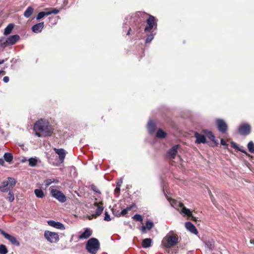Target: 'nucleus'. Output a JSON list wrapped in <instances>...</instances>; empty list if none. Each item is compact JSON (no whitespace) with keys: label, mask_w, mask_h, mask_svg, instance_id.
<instances>
[{"label":"nucleus","mask_w":254,"mask_h":254,"mask_svg":"<svg viewBox=\"0 0 254 254\" xmlns=\"http://www.w3.org/2000/svg\"><path fill=\"white\" fill-rule=\"evenodd\" d=\"M86 249L91 254H96L100 249V243L97 239L92 238L88 240L86 245Z\"/></svg>","instance_id":"3"},{"label":"nucleus","mask_w":254,"mask_h":254,"mask_svg":"<svg viewBox=\"0 0 254 254\" xmlns=\"http://www.w3.org/2000/svg\"><path fill=\"white\" fill-rule=\"evenodd\" d=\"M132 218L133 219L135 220L136 221H139V222H142L143 220V218H142L141 215H140V214L134 215L133 216Z\"/></svg>","instance_id":"37"},{"label":"nucleus","mask_w":254,"mask_h":254,"mask_svg":"<svg viewBox=\"0 0 254 254\" xmlns=\"http://www.w3.org/2000/svg\"><path fill=\"white\" fill-rule=\"evenodd\" d=\"M1 234L4 237L5 239H7L13 245H14L16 246H19L20 245L19 242L17 241L14 236L6 233L3 230L1 231Z\"/></svg>","instance_id":"10"},{"label":"nucleus","mask_w":254,"mask_h":254,"mask_svg":"<svg viewBox=\"0 0 254 254\" xmlns=\"http://www.w3.org/2000/svg\"><path fill=\"white\" fill-rule=\"evenodd\" d=\"M131 30V28H129L128 30V31H127V35H130V32Z\"/></svg>","instance_id":"56"},{"label":"nucleus","mask_w":254,"mask_h":254,"mask_svg":"<svg viewBox=\"0 0 254 254\" xmlns=\"http://www.w3.org/2000/svg\"><path fill=\"white\" fill-rule=\"evenodd\" d=\"M208 193H209V196H210V198L212 201V202H213V203L214 204H215V199H214V197L213 196V195L212 194L211 190H208Z\"/></svg>","instance_id":"44"},{"label":"nucleus","mask_w":254,"mask_h":254,"mask_svg":"<svg viewBox=\"0 0 254 254\" xmlns=\"http://www.w3.org/2000/svg\"><path fill=\"white\" fill-rule=\"evenodd\" d=\"M7 181L9 183V189L12 190L13 187L15 186L16 184V181L14 178L11 177H8Z\"/></svg>","instance_id":"25"},{"label":"nucleus","mask_w":254,"mask_h":254,"mask_svg":"<svg viewBox=\"0 0 254 254\" xmlns=\"http://www.w3.org/2000/svg\"><path fill=\"white\" fill-rule=\"evenodd\" d=\"M33 12L34 8L32 6H29L27 8L26 10L24 11L23 15L26 18H29L32 14Z\"/></svg>","instance_id":"23"},{"label":"nucleus","mask_w":254,"mask_h":254,"mask_svg":"<svg viewBox=\"0 0 254 254\" xmlns=\"http://www.w3.org/2000/svg\"><path fill=\"white\" fill-rule=\"evenodd\" d=\"M248 148L251 153H254V143L252 141L248 143Z\"/></svg>","instance_id":"33"},{"label":"nucleus","mask_w":254,"mask_h":254,"mask_svg":"<svg viewBox=\"0 0 254 254\" xmlns=\"http://www.w3.org/2000/svg\"><path fill=\"white\" fill-rule=\"evenodd\" d=\"M94 205L97 207L96 213L92 214V218H97L100 216L103 212L104 210L103 203L102 201L100 202H95L94 203Z\"/></svg>","instance_id":"9"},{"label":"nucleus","mask_w":254,"mask_h":254,"mask_svg":"<svg viewBox=\"0 0 254 254\" xmlns=\"http://www.w3.org/2000/svg\"><path fill=\"white\" fill-rule=\"evenodd\" d=\"M186 228L192 233L197 235L198 232L195 226L190 222H187L185 223Z\"/></svg>","instance_id":"14"},{"label":"nucleus","mask_w":254,"mask_h":254,"mask_svg":"<svg viewBox=\"0 0 254 254\" xmlns=\"http://www.w3.org/2000/svg\"><path fill=\"white\" fill-rule=\"evenodd\" d=\"M178 146H179L178 145H174L169 150L168 153L171 158L174 159L176 157V154L178 152Z\"/></svg>","instance_id":"16"},{"label":"nucleus","mask_w":254,"mask_h":254,"mask_svg":"<svg viewBox=\"0 0 254 254\" xmlns=\"http://www.w3.org/2000/svg\"><path fill=\"white\" fill-rule=\"evenodd\" d=\"M216 124L218 130L222 133H225L228 130V126L222 119H218L216 120Z\"/></svg>","instance_id":"7"},{"label":"nucleus","mask_w":254,"mask_h":254,"mask_svg":"<svg viewBox=\"0 0 254 254\" xmlns=\"http://www.w3.org/2000/svg\"><path fill=\"white\" fill-rule=\"evenodd\" d=\"M182 212L187 215L188 217H190L191 216V212L190 209L186 208L185 207H183L182 209Z\"/></svg>","instance_id":"35"},{"label":"nucleus","mask_w":254,"mask_h":254,"mask_svg":"<svg viewBox=\"0 0 254 254\" xmlns=\"http://www.w3.org/2000/svg\"><path fill=\"white\" fill-rule=\"evenodd\" d=\"M190 219L192 221H193L195 222H196L197 221V219L195 217H194L192 214H191V216H190Z\"/></svg>","instance_id":"50"},{"label":"nucleus","mask_w":254,"mask_h":254,"mask_svg":"<svg viewBox=\"0 0 254 254\" xmlns=\"http://www.w3.org/2000/svg\"><path fill=\"white\" fill-rule=\"evenodd\" d=\"M9 183L7 180H4L0 185V190L2 192H6L9 190Z\"/></svg>","instance_id":"17"},{"label":"nucleus","mask_w":254,"mask_h":254,"mask_svg":"<svg viewBox=\"0 0 254 254\" xmlns=\"http://www.w3.org/2000/svg\"><path fill=\"white\" fill-rule=\"evenodd\" d=\"M4 60H0V64H2L3 63H4Z\"/></svg>","instance_id":"58"},{"label":"nucleus","mask_w":254,"mask_h":254,"mask_svg":"<svg viewBox=\"0 0 254 254\" xmlns=\"http://www.w3.org/2000/svg\"><path fill=\"white\" fill-rule=\"evenodd\" d=\"M3 157L4 160L7 162H11L13 159V156L9 153H5Z\"/></svg>","instance_id":"30"},{"label":"nucleus","mask_w":254,"mask_h":254,"mask_svg":"<svg viewBox=\"0 0 254 254\" xmlns=\"http://www.w3.org/2000/svg\"><path fill=\"white\" fill-rule=\"evenodd\" d=\"M122 183H123V182H122V181H121L120 182H118L117 183V185H119V187H121V185H122Z\"/></svg>","instance_id":"55"},{"label":"nucleus","mask_w":254,"mask_h":254,"mask_svg":"<svg viewBox=\"0 0 254 254\" xmlns=\"http://www.w3.org/2000/svg\"><path fill=\"white\" fill-rule=\"evenodd\" d=\"M13 27V24H9L4 30V34L5 35L9 34L11 32Z\"/></svg>","instance_id":"24"},{"label":"nucleus","mask_w":254,"mask_h":254,"mask_svg":"<svg viewBox=\"0 0 254 254\" xmlns=\"http://www.w3.org/2000/svg\"><path fill=\"white\" fill-rule=\"evenodd\" d=\"M29 165L31 167L35 166L37 164V160L34 158H30L28 160Z\"/></svg>","instance_id":"31"},{"label":"nucleus","mask_w":254,"mask_h":254,"mask_svg":"<svg viewBox=\"0 0 254 254\" xmlns=\"http://www.w3.org/2000/svg\"><path fill=\"white\" fill-rule=\"evenodd\" d=\"M194 136L196 138L195 143L197 144L206 143V140L205 136L204 135L201 134L197 132H195Z\"/></svg>","instance_id":"13"},{"label":"nucleus","mask_w":254,"mask_h":254,"mask_svg":"<svg viewBox=\"0 0 254 254\" xmlns=\"http://www.w3.org/2000/svg\"><path fill=\"white\" fill-rule=\"evenodd\" d=\"M59 11H60L59 10L56 9V8H53L52 11H47V13H48V15H49L52 13L58 14L59 12Z\"/></svg>","instance_id":"42"},{"label":"nucleus","mask_w":254,"mask_h":254,"mask_svg":"<svg viewBox=\"0 0 254 254\" xmlns=\"http://www.w3.org/2000/svg\"><path fill=\"white\" fill-rule=\"evenodd\" d=\"M180 207H183H183H184V204H183V203H180Z\"/></svg>","instance_id":"60"},{"label":"nucleus","mask_w":254,"mask_h":254,"mask_svg":"<svg viewBox=\"0 0 254 254\" xmlns=\"http://www.w3.org/2000/svg\"><path fill=\"white\" fill-rule=\"evenodd\" d=\"M8 252V251L6 249V247L4 245H0V254H6Z\"/></svg>","instance_id":"34"},{"label":"nucleus","mask_w":254,"mask_h":254,"mask_svg":"<svg viewBox=\"0 0 254 254\" xmlns=\"http://www.w3.org/2000/svg\"><path fill=\"white\" fill-rule=\"evenodd\" d=\"M112 211H113V214H114L115 216H116V215H115V214L119 215V214H120V213H118V212H116V211H115V209H112Z\"/></svg>","instance_id":"53"},{"label":"nucleus","mask_w":254,"mask_h":254,"mask_svg":"<svg viewBox=\"0 0 254 254\" xmlns=\"http://www.w3.org/2000/svg\"><path fill=\"white\" fill-rule=\"evenodd\" d=\"M33 129L38 137L51 136L53 130L49 122L43 119L38 120L35 123Z\"/></svg>","instance_id":"1"},{"label":"nucleus","mask_w":254,"mask_h":254,"mask_svg":"<svg viewBox=\"0 0 254 254\" xmlns=\"http://www.w3.org/2000/svg\"><path fill=\"white\" fill-rule=\"evenodd\" d=\"M146 228H147V227H146V226L145 227V226H143L142 227L141 229H142V230L143 231H144V232H145V230H146Z\"/></svg>","instance_id":"57"},{"label":"nucleus","mask_w":254,"mask_h":254,"mask_svg":"<svg viewBox=\"0 0 254 254\" xmlns=\"http://www.w3.org/2000/svg\"><path fill=\"white\" fill-rule=\"evenodd\" d=\"M0 45L2 48H5L6 46L9 45L8 42V39L5 38H1L0 39Z\"/></svg>","instance_id":"28"},{"label":"nucleus","mask_w":254,"mask_h":254,"mask_svg":"<svg viewBox=\"0 0 254 254\" xmlns=\"http://www.w3.org/2000/svg\"><path fill=\"white\" fill-rule=\"evenodd\" d=\"M44 26V22H40L33 25L32 27V30L34 33H39L43 29Z\"/></svg>","instance_id":"18"},{"label":"nucleus","mask_w":254,"mask_h":254,"mask_svg":"<svg viewBox=\"0 0 254 254\" xmlns=\"http://www.w3.org/2000/svg\"><path fill=\"white\" fill-rule=\"evenodd\" d=\"M136 16L138 18H140V21H142L145 20V16H148L146 20L147 25L144 28L145 32H150L153 29H157L158 20L154 16L140 11L137 12Z\"/></svg>","instance_id":"2"},{"label":"nucleus","mask_w":254,"mask_h":254,"mask_svg":"<svg viewBox=\"0 0 254 254\" xmlns=\"http://www.w3.org/2000/svg\"><path fill=\"white\" fill-rule=\"evenodd\" d=\"M91 188L92 190H93L94 191L96 192L99 193H101L100 191H99L98 188H97V187L95 185H91Z\"/></svg>","instance_id":"40"},{"label":"nucleus","mask_w":254,"mask_h":254,"mask_svg":"<svg viewBox=\"0 0 254 254\" xmlns=\"http://www.w3.org/2000/svg\"><path fill=\"white\" fill-rule=\"evenodd\" d=\"M9 77L8 76H4L3 78V81L5 82V83H7L9 81Z\"/></svg>","instance_id":"49"},{"label":"nucleus","mask_w":254,"mask_h":254,"mask_svg":"<svg viewBox=\"0 0 254 254\" xmlns=\"http://www.w3.org/2000/svg\"><path fill=\"white\" fill-rule=\"evenodd\" d=\"M34 192L36 196L38 198H43L44 196V192L41 189H35Z\"/></svg>","instance_id":"29"},{"label":"nucleus","mask_w":254,"mask_h":254,"mask_svg":"<svg viewBox=\"0 0 254 254\" xmlns=\"http://www.w3.org/2000/svg\"><path fill=\"white\" fill-rule=\"evenodd\" d=\"M221 144L223 146H228V144L226 143L225 141L222 138L221 139Z\"/></svg>","instance_id":"48"},{"label":"nucleus","mask_w":254,"mask_h":254,"mask_svg":"<svg viewBox=\"0 0 254 254\" xmlns=\"http://www.w3.org/2000/svg\"><path fill=\"white\" fill-rule=\"evenodd\" d=\"M51 180L52 183H58L59 182L58 180H57V179H51Z\"/></svg>","instance_id":"51"},{"label":"nucleus","mask_w":254,"mask_h":254,"mask_svg":"<svg viewBox=\"0 0 254 254\" xmlns=\"http://www.w3.org/2000/svg\"><path fill=\"white\" fill-rule=\"evenodd\" d=\"M155 34L151 33L147 35L146 39V43H149L153 39Z\"/></svg>","instance_id":"36"},{"label":"nucleus","mask_w":254,"mask_h":254,"mask_svg":"<svg viewBox=\"0 0 254 254\" xmlns=\"http://www.w3.org/2000/svg\"><path fill=\"white\" fill-rule=\"evenodd\" d=\"M92 234V230L89 228H86L84 231L79 236V239H87L89 238Z\"/></svg>","instance_id":"15"},{"label":"nucleus","mask_w":254,"mask_h":254,"mask_svg":"<svg viewBox=\"0 0 254 254\" xmlns=\"http://www.w3.org/2000/svg\"><path fill=\"white\" fill-rule=\"evenodd\" d=\"M238 151H241V152L244 153L248 157L252 158V156L250 154L248 153L247 152L246 150H244L243 149H241V148H239V149H238Z\"/></svg>","instance_id":"46"},{"label":"nucleus","mask_w":254,"mask_h":254,"mask_svg":"<svg viewBox=\"0 0 254 254\" xmlns=\"http://www.w3.org/2000/svg\"><path fill=\"white\" fill-rule=\"evenodd\" d=\"M104 220L106 221H110L111 220L110 216L107 211L105 212V217Z\"/></svg>","instance_id":"41"},{"label":"nucleus","mask_w":254,"mask_h":254,"mask_svg":"<svg viewBox=\"0 0 254 254\" xmlns=\"http://www.w3.org/2000/svg\"><path fill=\"white\" fill-rule=\"evenodd\" d=\"M46 15H48V13H47V11H41L38 13L36 16V19L37 20H39L44 17Z\"/></svg>","instance_id":"32"},{"label":"nucleus","mask_w":254,"mask_h":254,"mask_svg":"<svg viewBox=\"0 0 254 254\" xmlns=\"http://www.w3.org/2000/svg\"><path fill=\"white\" fill-rule=\"evenodd\" d=\"M48 225L53 227L56 228L60 230H64L65 227L63 224L59 222H56L54 220H48L47 221Z\"/></svg>","instance_id":"12"},{"label":"nucleus","mask_w":254,"mask_h":254,"mask_svg":"<svg viewBox=\"0 0 254 254\" xmlns=\"http://www.w3.org/2000/svg\"><path fill=\"white\" fill-rule=\"evenodd\" d=\"M178 243V236L177 234L166 236L162 241L163 247L169 249Z\"/></svg>","instance_id":"4"},{"label":"nucleus","mask_w":254,"mask_h":254,"mask_svg":"<svg viewBox=\"0 0 254 254\" xmlns=\"http://www.w3.org/2000/svg\"><path fill=\"white\" fill-rule=\"evenodd\" d=\"M7 39L9 45H13L20 39V37L18 35H14L9 36Z\"/></svg>","instance_id":"20"},{"label":"nucleus","mask_w":254,"mask_h":254,"mask_svg":"<svg viewBox=\"0 0 254 254\" xmlns=\"http://www.w3.org/2000/svg\"><path fill=\"white\" fill-rule=\"evenodd\" d=\"M135 207L136 205L134 204H133L129 205V206L127 207L125 209H124L119 215H115L117 217H120L121 215L125 216L129 211L131 210L133 208Z\"/></svg>","instance_id":"21"},{"label":"nucleus","mask_w":254,"mask_h":254,"mask_svg":"<svg viewBox=\"0 0 254 254\" xmlns=\"http://www.w3.org/2000/svg\"><path fill=\"white\" fill-rule=\"evenodd\" d=\"M51 184L52 182L51 179H46L44 182V185L45 187V189H47Z\"/></svg>","instance_id":"39"},{"label":"nucleus","mask_w":254,"mask_h":254,"mask_svg":"<svg viewBox=\"0 0 254 254\" xmlns=\"http://www.w3.org/2000/svg\"><path fill=\"white\" fill-rule=\"evenodd\" d=\"M0 74L5 75V72L4 70H0Z\"/></svg>","instance_id":"54"},{"label":"nucleus","mask_w":254,"mask_h":254,"mask_svg":"<svg viewBox=\"0 0 254 254\" xmlns=\"http://www.w3.org/2000/svg\"><path fill=\"white\" fill-rule=\"evenodd\" d=\"M202 132L204 133L205 135L212 141L215 142L216 144H218L217 141L215 140V137L214 135L211 131H209L207 130H202Z\"/></svg>","instance_id":"19"},{"label":"nucleus","mask_w":254,"mask_h":254,"mask_svg":"<svg viewBox=\"0 0 254 254\" xmlns=\"http://www.w3.org/2000/svg\"><path fill=\"white\" fill-rule=\"evenodd\" d=\"M93 218H92V215H90V216H89L88 217V219H89V220H91V219H93Z\"/></svg>","instance_id":"59"},{"label":"nucleus","mask_w":254,"mask_h":254,"mask_svg":"<svg viewBox=\"0 0 254 254\" xmlns=\"http://www.w3.org/2000/svg\"><path fill=\"white\" fill-rule=\"evenodd\" d=\"M152 240L150 238H146L142 240V247L143 248H148L151 247Z\"/></svg>","instance_id":"22"},{"label":"nucleus","mask_w":254,"mask_h":254,"mask_svg":"<svg viewBox=\"0 0 254 254\" xmlns=\"http://www.w3.org/2000/svg\"><path fill=\"white\" fill-rule=\"evenodd\" d=\"M51 195L60 202L63 203L66 201V198L64 194L60 190L51 187L50 188Z\"/></svg>","instance_id":"5"},{"label":"nucleus","mask_w":254,"mask_h":254,"mask_svg":"<svg viewBox=\"0 0 254 254\" xmlns=\"http://www.w3.org/2000/svg\"><path fill=\"white\" fill-rule=\"evenodd\" d=\"M6 199L10 202L14 201V195L12 190L9 189V190H8V196L6 197Z\"/></svg>","instance_id":"26"},{"label":"nucleus","mask_w":254,"mask_h":254,"mask_svg":"<svg viewBox=\"0 0 254 254\" xmlns=\"http://www.w3.org/2000/svg\"><path fill=\"white\" fill-rule=\"evenodd\" d=\"M120 187H119V185H117L116 188H115L114 190L115 193L116 194H119L120 192Z\"/></svg>","instance_id":"47"},{"label":"nucleus","mask_w":254,"mask_h":254,"mask_svg":"<svg viewBox=\"0 0 254 254\" xmlns=\"http://www.w3.org/2000/svg\"><path fill=\"white\" fill-rule=\"evenodd\" d=\"M167 135V133L164 131L162 129H159L157 132L156 136L160 138H165Z\"/></svg>","instance_id":"27"},{"label":"nucleus","mask_w":254,"mask_h":254,"mask_svg":"<svg viewBox=\"0 0 254 254\" xmlns=\"http://www.w3.org/2000/svg\"><path fill=\"white\" fill-rule=\"evenodd\" d=\"M148 127H149V128L150 129L152 130V131L154 130L155 128V125L153 123H152V122L149 123Z\"/></svg>","instance_id":"43"},{"label":"nucleus","mask_w":254,"mask_h":254,"mask_svg":"<svg viewBox=\"0 0 254 254\" xmlns=\"http://www.w3.org/2000/svg\"><path fill=\"white\" fill-rule=\"evenodd\" d=\"M251 132V127L248 124H244L240 126L238 128V132L242 135H247Z\"/></svg>","instance_id":"8"},{"label":"nucleus","mask_w":254,"mask_h":254,"mask_svg":"<svg viewBox=\"0 0 254 254\" xmlns=\"http://www.w3.org/2000/svg\"><path fill=\"white\" fill-rule=\"evenodd\" d=\"M44 237L51 243H57L59 241V236L57 233L45 231Z\"/></svg>","instance_id":"6"},{"label":"nucleus","mask_w":254,"mask_h":254,"mask_svg":"<svg viewBox=\"0 0 254 254\" xmlns=\"http://www.w3.org/2000/svg\"><path fill=\"white\" fill-rule=\"evenodd\" d=\"M231 147L234 149H236L238 150V149H239L240 147L238 146L237 143H236L235 142H234L233 141H232L231 142Z\"/></svg>","instance_id":"45"},{"label":"nucleus","mask_w":254,"mask_h":254,"mask_svg":"<svg viewBox=\"0 0 254 254\" xmlns=\"http://www.w3.org/2000/svg\"><path fill=\"white\" fill-rule=\"evenodd\" d=\"M54 150L55 152L59 155L60 162L61 163L64 162L66 154L65 150L63 148L58 149L56 148H54Z\"/></svg>","instance_id":"11"},{"label":"nucleus","mask_w":254,"mask_h":254,"mask_svg":"<svg viewBox=\"0 0 254 254\" xmlns=\"http://www.w3.org/2000/svg\"><path fill=\"white\" fill-rule=\"evenodd\" d=\"M4 164V162L3 159L0 158V164L3 166Z\"/></svg>","instance_id":"52"},{"label":"nucleus","mask_w":254,"mask_h":254,"mask_svg":"<svg viewBox=\"0 0 254 254\" xmlns=\"http://www.w3.org/2000/svg\"><path fill=\"white\" fill-rule=\"evenodd\" d=\"M146 226L148 230H151L154 226V224L152 222L147 221L146 222Z\"/></svg>","instance_id":"38"}]
</instances>
